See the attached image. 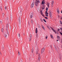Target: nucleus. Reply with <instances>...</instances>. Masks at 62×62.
<instances>
[{
  "instance_id": "obj_37",
  "label": "nucleus",
  "mask_w": 62,
  "mask_h": 62,
  "mask_svg": "<svg viewBox=\"0 0 62 62\" xmlns=\"http://www.w3.org/2000/svg\"><path fill=\"white\" fill-rule=\"evenodd\" d=\"M5 9H7V7H6V6L5 7Z\"/></svg>"
},
{
  "instance_id": "obj_44",
  "label": "nucleus",
  "mask_w": 62,
  "mask_h": 62,
  "mask_svg": "<svg viewBox=\"0 0 62 62\" xmlns=\"http://www.w3.org/2000/svg\"><path fill=\"white\" fill-rule=\"evenodd\" d=\"M53 4H51V6L52 7H53Z\"/></svg>"
},
{
  "instance_id": "obj_43",
  "label": "nucleus",
  "mask_w": 62,
  "mask_h": 62,
  "mask_svg": "<svg viewBox=\"0 0 62 62\" xmlns=\"http://www.w3.org/2000/svg\"><path fill=\"white\" fill-rule=\"evenodd\" d=\"M18 36H19V37H20V34L19 33V34Z\"/></svg>"
},
{
  "instance_id": "obj_40",
  "label": "nucleus",
  "mask_w": 62,
  "mask_h": 62,
  "mask_svg": "<svg viewBox=\"0 0 62 62\" xmlns=\"http://www.w3.org/2000/svg\"><path fill=\"white\" fill-rule=\"evenodd\" d=\"M45 19H48V18H47V17H45Z\"/></svg>"
},
{
  "instance_id": "obj_55",
  "label": "nucleus",
  "mask_w": 62,
  "mask_h": 62,
  "mask_svg": "<svg viewBox=\"0 0 62 62\" xmlns=\"http://www.w3.org/2000/svg\"><path fill=\"white\" fill-rule=\"evenodd\" d=\"M28 23H29V22H28Z\"/></svg>"
},
{
  "instance_id": "obj_2",
  "label": "nucleus",
  "mask_w": 62,
  "mask_h": 62,
  "mask_svg": "<svg viewBox=\"0 0 62 62\" xmlns=\"http://www.w3.org/2000/svg\"><path fill=\"white\" fill-rule=\"evenodd\" d=\"M49 14L50 18H52V13H51V11L49 12Z\"/></svg>"
},
{
  "instance_id": "obj_31",
  "label": "nucleus",
  "mask_w": 62,
  "mask_h": 62,
  "mask_svg": "<svg viewBox=\"0 0 62 62\" xmlns=\"http://www.w3.org/2000/svg\"><path fill=\"white\" fill-rule=\"evenodd\" d=\"M60 23L61 24H62V21H60Z\"/></svg>"
},
{
  "instance_id": "obj_20",
  "label": "nucleus",
  "mask_w": 62,
  "mask_h": 62,
  "mask_svg": "<svg viewBox=\"0 0 62 62\" xmlns=\"http://www.w3.org/2000/svg\"><path fill=\"white\" fill-rule=\"evenodd\" d=\"M1 31L2 32H4V29L3 28L2 29Z\"/></svg>"
},
{
  "instance_id": "obj_59",
  "label": "nucleus",
  "mask_w": 62,
  "mask_h": 62,
  "mask_svg": "<svg viewBox=\"0 0 62 62\" xmlns=\"http://www.w3.org/2000/svg\"><path fill=\"white\" fill-rule=\"evenodd\" d=\"M61 56V57H62V55Z\"/></svg>"
},
{
  "instance_id": "obj_10",
  "label": "nucleus",
  "mask_w": 62,
  "mask_h": 62,
  "mask_svg": "<svg viewBox=\"0 0 62 62\" xmlns=\"http://www.w3.org/2000/svg\"><path fill=\"white\" fill-rule=\"evenodd\" d=\"M39 50L38 49V48H37V50H36V54H38V51H39Z\"/></svg>"
},
{
  "instance_id": "obj_4",
  "label": "nucleus",
  "mask_w": 62,
  "mask_h": 62,
  "mask_svg": "<svg viewBox=\"0 0 62 62\" xmlns=\"http://www.w3.org/2000/svg\"><path fill=\"white\" fill-rule=\"evenodd\" d=\"M30 38H29V41H30L31 40V38H32V35L31 34H30Z\"/></svg>"
},
{
  "instance_id": "obj_25",
  "label": "nucleus",
  "mask_w": 62,
  "mask_h": 62,
  "mask_svg": "<svg viewBox=\"0 0 62 62\" xmlns=\"http://www.w3.org/2000/svg\"><path fill=\"white\" fill-rule=\"evenodd\" d=\"M45 14L46 16H47V17H48V14Z\"/></svg>"
},
{
  "instance_id": "obj_29",
  "label": "nucleus",
  "mask_w": 62,
  "mask_h": 62,
  "mask_svg": "<svg viewBox=\"0 0 62 62\" xmlns=\"http://www.w3.org/2000/svg\"><path fill=\"white\" fill-rule=\"evenodd\" d=\"M42 28H43V29H44V30H45V28H44V26H42Z\"/></svg>"
},
{
  "instance_id": "obj_11",
  "label": "nucleus",
  "mask_w": 62,
  "mask_h": 62,
  "mask_svg": "<svg viewBox=\"0 0 62 62\" xmlns=\"http://www.w3.org/2000/svg\"><path fill=\"white\" fill-rule=\"evenodd\" d=\"M44 48H43L42 49V51H41V52L42 53H43V52H44Z\"/></svg>"
},
{
  "instance_id": "obj_14",
  "label": "nucleus",
  "mask_w": 62,
  "mask_h": 62,
  "mask_svg": "<svg viewBox=\"0 0 62 62\" xmlns=\"http://www.w3.org/2000/svg\"><path fill=\"white\" fill-rule=\"evenodd\" d=\"M36 31V34L38 33V29L37 28H36V30H35Z\"/></svg>"
},
{
  "instance_id": "obj_7",
  "label": "nucleus",
  "mask_w": 62,
  "mask_h": 62,
  "mask_svg": "<svg viewBox=\"0 0 62 62\" xmlns=\"http://www.w3.org/2000/svg\"><path fill=\"white\" fill-rule=\"evenodd\" d=\"M51 29H52V30L54 31V32H55V33L56 34V31H55V30H54V29H53V28H52V27H51Z\"/></svg>"
},
{
  "instance_id": "obj_3",
  "label": "nucleus",
  "mask_w": 62,
  "mask_h": 62,
  "mask_svg": "<svg viewBox=\"0 0 62 62\" xmlns=\"http://www.w3.org/2000/svg\"><path fill=\"white\" fill-rule=\"evenodd\" d=\"M34 4H35V2H33L32 4L31 5V8H33V7H34Z\"/></svg>"
},
{
  "instance_id": "obj_61",
  "label": "nucleus",
  "mask_w": 62,
  "mask_h": 62,
  "mask_svg": "<svg viewBox=\"0 0 62 62\" xmlns=\"http://www.w3.org/2000/svg\"><path fill=\"white\" fill-rule=\"evenodd\" d=\"M7 31H8V30L7 29Z\"/></svg>"
},
{
  "instance_id": "obj_56",
  "label": "nucleus",
  "mask_w": 62,
  "mask_h": 62,
  "mask_svg": "<svg viewBox=\"0 0 62 62\" xmlns=\"http://www.w3.org/2000/svg\"><path fill=\"white\" fill-rule=\"evenodd\" d=\"M60 29H62V28H60Z\"/></svg>"
},
{
  "instance_id": "obj_54",
  "label": "nucleus",
  "mask_w": 62,
  "mask_h": 62,
  "mask_svg": "<svg viewBox=\"0 0 62 62\" xmlns=\"http://www.w3.org/2000/svg\"><path fill=\"white\" fill-rule=\"evenodd\" d=\"M45 0H43V1H45Z\"/></svg>"
},
{
  "instance_id": "obj_5",
  "label": "nucleus",
  "mask_w": 62,
  "mask_h": 62,
  "mask_svg": "<svg viewBox=\"0 0 62 62\" xmlns=\"http://www.w3.org/2000/svg\"><path fill=\"white\" fill-rule=\"evenodd\" d=\"M35 5L36 6V7H38V2H36V1L35 2Z\"/></svg>"
},
{
  "instance_id": "obj_32",
  "label": "nucleus",
  "mask_w": 62,
  "mask_h": 62,
  "mask_svg": "<svg viewBox=\"0 0 62 62\" xmlns=\"http://www.w3.org/2000/svg\"><path fill=\"white\" fill-rule=\"evenodd\" d=\"M46 39H47L48 38V36H46L45 37Z\"/></svg>"
},
{
  "instance_id": "obj_6",
  "label": "nucleus",
  "mask_w": 62,
  "mask_h": 62,
  "mask_svg": "<svg viewBox=\"0 0 62 62\" xmlns=\"http://www.w3.org/2000/svg\"><path fill=\"white\" fill-rule=\"evenodd\" d=\"M39 55L38 60L39 61H40V56L39 54Z\"/></svg>"
},
{
  "instance_id": "obj_49",
  "label": "nucleus",
  "mask_w": 62,
  "mask_h": 62,
  "mask_svg": "<svg viewBox=\"0 0 62 62\" xmlns=\"http://www.w3.org/2000/svg\"><path fill=\"white\" fill-rule=\"evenodd\" d=\"M1 10H2V8H1Z\"/></svg>"
},
{
  "instance_id": "obj_33",
  "label": "nucleus",
  "mask_w": 62,
  "mask_h": 62,
  "mask_svg": "<svg viewBox=\"0 0 62 62\" xmlns=\"http://www.w3.org/2000/svg\"><path fill=\"white\" fill-rule=\"evenodd\" d=\"M57 39H60V37H59V36H57Z\"/></svg>"
},
{
  "instance_id": "obj_34",
  "label": "nucleus",
  "mask_w": 62,
  "mask_h": 62,
  "mask_svg": "<svg viewBox=\"0 0 62 62\" xmlns=\"http://www.w3.org/2000/svg\"><path fill=\"white\" fill-rule=\"evenodd\" d=\"M47 27L48 28V29H50V28L49 27V26H47Z\"/></svg>"
},
{
  "instance_id": "obj_41",
  "label": "nucleus",
  "mask_w": 62,
  "mask_h": 62,
  "mask_svg": "<svg viewBox=\"0 0 62 62\" xmlns=\"http://www.w3.org/2000/svg\"><path fill=\"white\" fill-rule=\"evenodd\" d=\"M42 10H41L40 11V12L41 13H42Z\"/></svg>"
},
{
  "instance_id": "obj_18",
  "label": "nucleus",
  "mask_w": 62,
  "mask_h": 62,
  "mask_svg": "<svg viewBox=\"0 0 62 62\" xmlns=\"http://www.w3.org/2000/svg\"><path fill=\"white\" fill-rule=\"evenodd\" d=\"M48 14L49 13H48V12H47V11H46V13H45V14Z\"/></svg>"
},
{
  "instance_id": "obj_27",
  "label": "nucleus",
  "mask_w": 62,
  "mask_h": 62,
  "mask_svg": "<svg viewBox=\"0 0 62 62\" xmlns=\"http://www.w3.org/2000/svg\"><path fill=\"white\" fill-rule=\"evenodd\" d=\"M31 52L32 53H33V49H31Z\"/></svg>"
},
{
  "instance_id": "obj_26",
  "label": "nucleus",
  "mask_w": 62,
  "mask_h": 62,
  "mask_svg": "<svg viewBox=\"0 0 62 62\" xmlns=\"http://www.w3.org/2000/svg\"><path fill=\"white\" fill-rule=\"evenodd\" d=\"M43 20L45 22V23H46V20H45V19H43Z\"/></svg>"
},
{
  "instance_id": "obj_47",
  "label": "nucleus",
  "mask_w": 62,
  "mask_h": 62,
  "mask_svg": "<svg viewBox=\"0 0 62 62\" xmlns=\"http://www.w3.org/2000/svg\"><path fill=\"white\" fill-rule=\"evenodd\" d=\"M58 31H59L60 30L59 29H58Z\"/></svg>"
},
{
  "instance_id": "obj_19",
  "label": "nucleus",
  "mask_w": 62,
  "mask_h": 62,
  "mask_svg": "<svg viewBox=\"0 0 62 62\" xmlns=\"http://www.w3.org/2000/svg\"><path fill=\"white\" fill-rule=\"evenodd\" d=\"M44 6H45L44 5V6L43 7H42V9H44Z\"/></svg>"
},
{
  "instance_id": "obj_57",
  "label": "nucleus",
  "mask_w": 62,
  "mask_h": 62,
  "mask_svg": "<svg viewBox=\"0 0 62 62\" xmlns=\"http://www.w3.org/2000/svg\"><path fill=\"white\" fill-rule=\"evenodd\" d=\"M19 21L20 20V19L19 18Z\"/></svg>"
},
{
  "instance_id": "obj_9",
  "label": "nucleus",
  "mask_w": 62,
  "mask_h": 62,
  "mask_svg": "<svg viewBox=\"0 0 62 62\" xmlns=\"http://www.w3.org/2000/svg\"><path fill=\"white\" fill-rule=\"evenodd\" d=\"M42 5H44L45 4V1H42Z\"/></svg>"
},
{
  "instance_id": "obj_24",
  "label": "nucleus",
  "mask_w": 62,
  "mask_h": 62,
  "mask_svg": "<svg viewBox=\"0 0 62 62\" xmlns=\"http://www.w3.org/2000/svg\"><path fill=\"white\" fill-rule=\"evenodd\" d=\"M41 14L43 16V17H44V16L42 13H41Z\"/></svg>"
},
{
  "instance_id": "obj_35",
  "label": "nucleus",
  "mask_w": 62,
  "mask_h": 62,
  "mask_svg": "<svg viewBox=\"0 0 62 62\" xmlns=\"http://www.w3.org/2000/svg\"><path fill=\"white\" fill-rule=\"evenodd\" d=\"M18 55H20V53H19V52H18Z\"/></svg>"
},
{
  "instance_id": "obj_28",
  "label": "nucleus",
  "mask_w": 62,
  "mask_h": 62,
  "mask_svg": "<svg viewBox=\"0 0 62 62\" xmlns=\"http://www.w3.org/2000/svg\"><path fill=\"white\" fill-rule=\"evenodd\" d=\"M40 20L41 22H43V19H42V18H41L40 19Z\"/></svg>"
},
{
  "instance_id": "obj_22",
  "label": "nucleus",
  "mask_w": 62,
  "mask_h": 62,
  "mask_svg": "<svg viewBox=\"0 0 62 62\" xmlns=\"http://www.w3.org/2000/svg\"><path fill=\"white\" fill-rule=\"evenodd\" d=\"M32 18H33V16L32 15H31L30 16V18L31 19Z\"/></svg>"
},
{
  "instance_id": "obj_52",
  "label": "nucleus",
  "mask_w": 62,
  "mask_h": 62,
  "mask_svg": "<svg viewBox=\"0 0 62 62\" xmlns=\"http://www.w3.org/2000/svg\"><path fill=\"white\" fill-rule=\"evenodd\" d=\"M61 20L62 19V17L61 18Z\"/></svg>"
},
{
  "instance_id": "obj_58",
  "label": "nucleus",
  "mask_w": 62,
  "mask_h": 62,
  "mask_svg": "<svg viewBox=\"0 0 62 62\" xmlns=\"http://www.w3.org/2000/svg\"><path fill=\"white\" fill-rule=\"evenodd\" d=\"M23 35H25V34H23Z\"/></svg>"
},
{
  "instance_id": "obj_21",
  "label": "nucleus",
  "mask_w": 62,
  "mask_h": 62,
  "mask_svg": "<svg viewBox=\"0 0 62 62\" xmlns=\"http://www.w3.org/2000/svg\"><path fill=\"white\" fill-rule=\"evenodd\" d=\"M4 15H5V14H4V13H3L2 14V16H3V17L4 16Z\"/></svg>"
},
{
  "instance_id": "obj_15",
  "label": "nucleus",
  "mask_w": 62,
  "mask_h": 62,
  "mask_svg": "<svg viewBox=\"0 0 62 62\" xmlns=\"http://www.w3.org/2000/svg\"><path fill=\"white\" fill-rule=\"evenodd\" d=\"M57 10L58 13V14H59V9H57Z\"/></svg>"
},
{
  "instance_id": "obj_17",
  "label": "nucleus",
  "mask_w": 62,
  "mask_h": 62,
  "mask_svg": "<svg viewBox=\"0 0 62 62\" xmlns=\"http://www.w3.org/2000/svg\"><path fill=\"white\" fill-rule=\"evenodd\" d=\"M54 3V1H52L51 2V4H52V5H53Z\"/></svg>"
},
{
  "instance_id": "obj_51",
  "label": "nucleus",
  "mask_w": 62,
  "mask_h": 62,
  "mask_svg": "<svg viewBox=\"0 0 62 62\" xmlns=\"http://www.w3.org/2000/svg\"><path fill=\"white\" fill-rule=\"evenodd\" d=\"M60 59H61V57H60Z\"/></svg>"
},
{
  "instance_id": "obj_50",
  "label": "nucleus",
  "mask_w": 62,
  "mask_h": 62,
  "mask_svg": "<svg viewBox=\"0 0 62 62\" xmlns=\"http://www.w3.org/2000/svg\"><path fill=\"white\" fill-rule=\"evenodd\" d=\"M57 41H58V40H57Z\"/></svg>"
},
{
  "instance_id": "obj_39",
  "label": "nucleus",
  "mask_w": 62,
  "mask_h": 62,
  "mask_svg": "<svg viewBox=\"0 0 62 62\" xmlns=\"http://www.w3.org/2000/svg\"><path fill=\"white\" fill-rule=\"evenodd\" d=\"M0 23H2V21H0Z\"/></svg>"
},
{
  "instance_id": "obj_16",
  "label": "nucleus",
  "mask_w": 62,
  "mask_h": 62,
  "mask_svg": "<svg viewBox=\"0 0 62 62\" xmlns=\"http://www.w3.org/2000/svg\"><path fill=\"white\" fill-rule=\"evenodd\" d=\"M47 7L48 8H49V5H50V4L49 3H47Z\"/></svg>"
},
{
  "instance_id": "obj_36",
  "label": "nucleus",
  "mask_w": 62,
  "mask_h": 62,
  "mask_svg": "<svg viewBox=\"0 0 62 62\" xmlns=\"http://www.w3.org/2000/svg\"><path fill=\"white\" fill-rule=\"evenodd\" d=\"M20 62H23V60H22V59H21V61H20Z\"/></svg>"
},
{
  "instance_id": "obj_12",
  "label": "nucleus",
  "mask_w": 62,
  "mask_h": 62,
  "mask_svg": "<svg viewBox=\"0 0 62 62\" xmlns=\"http://www.w3.org/2000/svg\"><path fill=\"white\" fill-rule=\"evenodd\" d=\"M50 37H51V38L53 39H54V37H53V35L52 34L50 35Z\"/></svg>"
},
{
  "instance_id": "obj_48",
  "label": "nucleus",
  "mask_w": 62,
  "mask_h": 62,
  "mask_svg": "<svg viewBox=\"0 0 62 62\" xmlns=\"http://www.w3.org/2000/svg\"><path fill=\"white\" fill-rule=\"evenodd\" d=\"M0 55H1V52H0Z\"/></svg>"
},
{
  "instance_id": "obj_1",
  "label": "nucleus",
  "mask_w": 62,
  "mask_h": 62,
  "mask_svg": "<svg viewBox=\"0 0 62 62\" xmlns=\"http://www.w3.org/2000/svg\"><path fill=\"white\" fill-rule=\"evenodd\" d=\"M7 34L8 35H9V33H8V31L7 32V33H5L3 34V36H4V37H5V38L7 37Z\"/></svg>"
},
{
  "instance_id": "obj_45",
  "label": "nucleus",
  "mask_w": 62,
  "mask_h": 62,
  "mask_svg": "<svg viewBox=\"0 0 62 62\" xmlns=\"http://www.w3.org/2000/svg\"><path fill=\"white\" fill-rule=\"evenodd\" d=\"M31 15H33V13H32L31 14Z\"/></svg>"
},
{
  "instance_id": "obj_8",
  "label": "nucleus",
  "mask_w": 62,
  "mask_h": 62,
  "mask_svg": "<svg viewBox=\"0 0 62 62\" xmlns=\"http://www.w3.org/2000/svg\"><path fill=\"white\" fill-rule=\"evenodd\" d=\"M51 29H52V30L54 31V32H55V33L56 34V31H55V30H54V29H53V28H52V27H51Z\"/></svg>"
},
{
  "instance_id": "obj_60",
  "label": "nucleus",
  "mask_w": 62,
  "mask_h": 62,
  "mask_svg": "<svg viewBox=\"0 0 62 62\" xmlns=\"http://www.w3.org/2000/svg\"><path fill=\"white\" fill-rule=\"evenodd\" d=\"M11 18H12L11 16Z\"/></svg>"
},
{
  "instance_id": "obj_13",
  "label": "nucleus",
  "mask_w": 62,
  "mask_h": 62,
  "mask_svg": "<svg viewBox=\"0 0 62 62\" xmlns=\"http://www.w3.org/2000/svg\"><path fill=\"white\" fill-rule=\"evenodd\" d=\"M35 1L38 3H40V1L39 0H36Z\"/></svg>"
},
{
  "instance_id": "obj_42",
  "label": "nucleus",
  "mask_w": 62,
  "mask_h": 62,
  "mask_svg": "<svg viewBox=\"0 0 62 62\" xmlns=\"http://www.w3.org/2000/svg\"><path fill=\"white\" fill-rule=\"evenodd\" d=\"M38 27H39V28H40V25H38Z\"/></svg>"
},
{
  "instance_id": "obj_30",
  "label": "nucleus",
  "mask_w": 62,
  "mask_h": 62,
  "mask_svg": "<svg viewBox=\"0 0 62 62\" xmlns=\"http://www.w3.org/2000/svg\"><path fill=\"white\" fill-rule=\"evenodd\" d=\"M46 10L47 11H48V8H46Z\"/></svg>"
},
{
  "instance_id": "obj_46",
  "label": "nucleus",
  "mask_w": 62,
  "mask_h": 62,
  "mask_svg": "<svg viewBox=\"0 0 62 62\" xmlns=\"http://www.w3.org/2000/svg\"><path fill=\"white\" fill-rule=\"evenodd\" d=\"M38 34H36V37H38Z\"/></svg>"
},
{
  "instance_id": "obj_53",
  "label": "nucleus",
  "mask_w": 62,
  "mask_h": 62,
  "mask_svg": "<svg viewBox=\"0 0 62 62\" xmlns=\"http://www.w3.org/2000/svg\"><path fill=\"white\" fill-rule=\"evenodd\" d=\"M61 13H62V10L61 11Z\"/></svg>"
},
{
  "instance_id": "obj_38",
  "label": "nucleus",
  "mask_w": 62,
  "mask_h": 62,
  "mask_svg": "<svg viewBox=\"0 0 62 62\" xmlns=\"http://www.w3.org/2000/svg\"><path fill=\"white\" fill-rule=\"evenodd\" d=\"M58 18H60V16H59V15H58Z\"/></svg>"
},
{
  "instance_id": "obj_23",
  "label": "nucleus",
  "mask_w": 62,
  "mask_h": 62,
  "mask_svg": "<svg viewBox=\"0 0 62 62\" xmlns=\"http://www.w3.org/2000/svg\"><path fill=\"white\" fill-rule=\"evenodd\" d=\"M31 23H33V20H32V19H31Z\"/></svg>"
}]
</instances>
